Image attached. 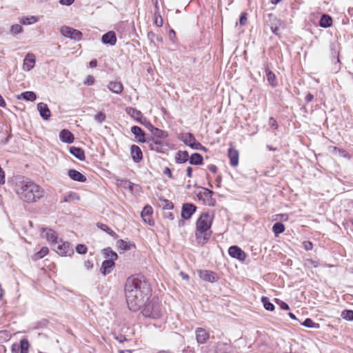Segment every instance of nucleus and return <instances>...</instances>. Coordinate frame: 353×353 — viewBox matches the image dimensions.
<instances>
[{
    "label": "nucleus",
    "mask_w": 353,
    "mask_h": 353,
    "mask_svg": "<svg viewBox=\"0 0 353 353\" xmlns=\"http://www.w3.org/2000/svg\"><path fill=\"white\" fill-rule=\"evenodd\" d=\"M68 176L73 181L84 182L86 181V176L74 169L68 170Z\"/></svg>",
    "instance_id": "24"
},
{
    "label": "nucleus",
    "mask_w": 353,
    "mask_h": 353,
    "mask_svg": "<svg viewBox=\"0 0 353 353\" xmlns=\"http://www.w3.org/2000/svg\"><path fill=\"white\" fill-rule=\"evenodd\" d=\"M93 119L96 123L101 124L106 119V115L103 111L96 112V114L93 115Z\"/></svg>",
    "instance_id": "38"
},
{
    "label": "nucleus",
    "mask_w": 353,
    "mask_h": 353,
    "mask_svg": "<svg viewBox=\"0 0 353 353\" xmlns=\"http://www.w3.org/2000/svg\"><path fill=\"white\" fill-rule=\"evenodd\" d=\"M101 41L104 44L114 46L117 42L116 34L112 31L108 32L102 36Z\"/></svg>",
    "instance_id": "19"
},
{
    "label": "nucleus",
    "mask_w": 353,
    "mask_h": 353,
    "mask_svg": "<svg viewBox=\"0 0 353 353\" xmlns=\"http://www.w3.org/2000/svg\"><path fill=\"white\" fill-rule=\"evenodd\" d=\"M261 302L263 303V307L266 310L273 311L274 310V305L270 301L269 298L266 296H262Z\"/></svg>",
    "instance_id": "40"
},
{
    "label": "nucleus",
    "mask_w": 353,
    "mask_h": 353,
    "mask_svg": "<svg viewBox=\"0 0 353 353\" xmlns=\"http://www.w3.org/2000/svg\"><path fill=\"white\" fill-rule=\"evenodd\" d=\"M108 87L110 90L116 94L121 93L123 89V84L119 81H111L109 83Z\"/></svg>",
    "instance_id": "29"
},
{
    "label": "nucleus",
    "mask_w": 353,
    "mask_h": 353,
    "mask_svg": "<svg viewBox=\"0 0 353 353\" xmlns=\"http://www.w3.org/2000/svg\"><path fill=\"white\" fill-rule=\"evenodd\" d=\"M49 250L47 247H43L41 248L39 251L36 252L33 256L32 259L35 261L41 259L43 258L46 255L48 254Z\"/></svg>",
    "instance_id": "37"
},
{
    "label": "nucleus",
    "mask_w": 353,
    "mask_h": 353,
    "mask_svg": "<svg viewBox=\"0 0 353 353\" xmlns=\"http://www.w3.org/2000/svg\"><path fill=\"white\" fill-rule=\"evenodd\" d=\"M76 250L79 254H85L87 252L88 248L83 244H79L76 247Z\"/></svg>",
    "instance_id": "49"
},
{
    "label": "nucleus",
    "mask_w": 353,
    "mask_h": 353,
    "mask_svg": "<svg viewBox=\"0 0 353 353\" xmlns=\"http://www.w3.org/2000/svg\"><path fill=\"white\" fill-rule=\"evenodd\" d=\"M74 0H60L59 3L64 6H70L74 3Z\"/></svg>",
    "instance_id": "55"
},
{
    "label": "nucleus",
    "mask_w": 353,
    "mask_h": 353,
    "mask_svg": "<svg viewBox=\"0 0 353 353\" xmlns=\"http://www.w3.org/2000/svg\"><path fill=\"white\" fill-rule=\"evenodd\" d=\"M97 226L103 231L109 234L110 236L113 237L117 236V234L114 231H112L107 225L103 223H97Z\"/></svg>",
    "instance_id": "42"
},
{
    "label": "nucleus",
    "mask_w": 353,
    "mask_h": 353,
    "mask_svg": "<svg viewBox=\"0 0 353 353\" xmlns=\"http://www.w3.org/2000/svg\"><path fill=\"white\" fill-rule=\"evenodd\" d=\"M130 154H131L132 160L136 163H139L143 159L142 151L138 145H132L131 146Z\"/></svg>",
    "instance_id": "15"
},
{
    "label": "nucleus",
    "mask_w": 353,
    "mask_h": 353,
    "mask_svg": "<svg viewBox=\"0 0 353 353\" xmlns=\"http://www.w3.org/2000/svg\"><path fill=\"white\" fill-rule=\"evenodd\" d=\"M228 254L233 259L243 261L246 259V254L239 246L232 245L228 249Z\"/></svg>",
    "instance_id": "8"
},
{
    "label": "nucleus",
    "mask_w": 353,
    "mask_h": 353,
    "mask_svg": "<svg viewBox=\"0 0 353 353\" xmlns=\"http://www.w3.org/2000/svg\"><path fill=\"white\" fill-rule=\"evenodd\" d=\"M302 325L309 328H319L320 325L319 323H314L311 319H306Z\"/></svg>",
    "instance_id": "43"
},
{
    "label": "nucleus",
    "mask_w": 353,
    "mask_h": 353,
    "mask_svg": "<svg viewBox=\"0 0 353 353\" xmlns=\"http://www.w3.org/2000/svg\"><path fill=\"white\" fill-rule=\"evenodd\" d=\"M61 33L63 36L74 40H80L82 37L79 30L66 26L61 27Z\"/></svg>",
    "instance_id": "6"
},
{
    "label": "nucleus",
    "mask_w": 353,
    "mask_h": 353,
    "mask_svg": "<svg viewBox=\"0 0 353 353\" xmlns=\"http://www.w3.org/2000/svg\"><path fill=\"white\" fill-rule=\"evenodd\" d=\"M268 17V23H270L269 25L272 32L275 35L280 36L281 34V28L283 26V22L273 14H269Z\"/></svg>",
    "instance_id": "5"
},
{
    "label": "nucleus",
    "mask_w": 353,
    "mask_h": 353,
    "mask_svg": "<svg viewBox=\"0 0 353 353\" xmlns=\"http://www.w3.org/2000/svg\"><path fill=\"white\" fill-rule=\"evenodd\" d=\"M40 231L42 233L46 232L45 237L46 238L47 241H50L52 243L57 242L58 235L55 231H54L52 229L46 228H41Z\"/></svg>",
    "instance_id": "23"
},
{
    "label": "nucleus",
    "mask_w": 353,
    "mask_h": 353,
    "mask_svg": "<svg viewBox=\"0 0 353 353\" xmlns=\"http://www.w3.org/2000/svg\"><path fill=\"white\" fill-rule=\"evenodd\" d=\"M189 163L194 165H202L203 163L202 155L199 153H193L189 159Z\"/></svg>",
    "instance_id": "31"
},
{
    "label": "nucleus",
    "mask_w": 353,
    "mask_h": 353,
    "mask_svg": "<svg viewBox=\"0 0 353 353\" xmlns=\"http://www.w3.org/2000/svg\"><path fill=\"white\" fill-rule=\"evenodd\" d=\"M154 23L158 27H161L163 26V19L161 16H159V17H155Z\"/></svg>",
    "instance_id": "53"
},
{
    "label": "nucleus",
    "mask_w": 353,
    "mask_h": 353,
    "mask_svg": "<svg viewBox=\"0 0 353 353\" xmlns=\"http://www.w3.org/2000/svg\"><path fill=\"white\" fill-rule=\"evenodd\" d=\"M265 74H266L267 80H268V83H270V85L273 88L276 87L278 85V82L276 81V78L274 73L273 72H272L270 70H269L268 68H265Z\"/></svg>",
    "instance_id": "30"
},
{
    "label": "nucleus",
    "mask_w": 353,
    "mask_h": 353,
    "mask_svg": "<svg viewBox=\"0 0 353 353\" xmlns=\"http://www.w3.org/2000/svg\"><path fill=\"white\" fill-rule=\"evenodd\" d=\"M199 277L205 281L214 283L216 282L218 279V276L216 274L210 270H199L198 272Z\"/></svg>",
    "instance_id": "12"
},
{
    "label": "nucleus",
    "mask_w": 353,
    "mask_h": 353,
    "mask_svg": "<svg viewBox=\"0 0 353 353\" xmlns=\"http://www.w3.org/2000/svg\"><path fill=\"white\" fill-rule=\"evenodd\" d=\"M163 208L165 210H172L174 208L172 202L168 199L162 200Z\"/></svg>",
    "instance_id": "48"
},
{
    "label": "nucleus",
    "mask_w": 353,
    "mask_h": 353,
    "mask_svg": "<svg viewBox=\"0 0 353 353\" xmlns=\"http://www.w3.org/2000/svg\"><path fill=\"white\" fill-rule=\"evenodd\" d=\"M314 99V95L311 93H307L305 97V100L307 103L311 102Z\"/></svg>",
    "instance_id": "59"
},
{
    "label": "nucleus",
    "mask_w": 353,
    "mask_h": 353,
    "mask_svg": "<svg viewBox=\"0 0 353 353\" xmlns=\"http://www.w3.org/2000/svg\"><path fill=\"white\" fill-rule=\"evenodd\" d=\"M29 342L27 339L23 338L20 341L18 347H19L20 353H28Z\"/></svg>",
    "instance_id": "36"
},
{
    "label": "nucleus",
    "mask_w": 353,
    "mask_h": 353,
    "mask_svg": "<svg viewBox=\"0 0 353 353\" xmlns=\"http://www.w3.org/2000/svg\"><path fill=\"white\" fill-rule=\"evenodd\" d=\"M285 225L281 222H276L273 225L272 231L275 236H278L280 234L285 231Z\"/></svg>",
    "instance_id": "35"
},
{
    "label": "nucleus",
    "mask_w": 353,
    "mask_h": 353,
    "mask_svg": "<svg viewBox=\"0 0 353 353\" xmlns=\"http://www.w3.org/2000/svg\"><path fill=\"white\" fill-rule=\"evenodd\" d=\"M176 37V34H175V32L174 30L171 29L170 31H169V38L171 39V40H173Z\"/></svg>",
    "instance_id": "64"
},
{
    "label": "nucleus",
    "mask_w": 353,
    "mask_h": 353,
    "mask_svg": "<svg viewBox=\"0 0 353 353\" xmlns=\"http://www.w3.org/2000/svg\"><path fill=\"white\" fill-rule=\"evenodd\" d=\"M148 38L152 43L162 42V37L159 35L156 34L154 32L150 31L148 32Z\"/></svg>",
    "instance_id": "41"
},
{
    "label": "nucleus",
    "mask_w": 353,
    "mask_h": 353,
    "mask_svg": "<svg viewBox=\"0 0 353 353\" xmlns=\"http://www.w3.org/2000/svg\"><path fill=\"white\" fill-rule=\"evenodd\" d=\"M19 350V347H18V344L14 343L12 345V348H11L12 353H18Z\"/></svg>",
    "instance_id": "60"
},
{
    "label": "nucleus",
    "mask_w": 353,
    "mask_h": 353,
    "mask_svg": "<svg viewBox=\"0 0 353 353\" xmlns=\"http://www.w3.org/2000/svg\"><path fill=\"white\" fill-rule=\"evenodd\" d=\"M341 316L346 321H353V310H345L341 312Z\"/></svg>",
    "instance_id": "45"
},
{
    "label": "nucleus",
    "mask_w": 353,
    "mask_h": 353,
    "mask_svg": "<svg viewBox=\"0 0 353 353\" xmlns=\"http://www.w3.org/2000/svg\"><path fill=\"white\" fill-rule=\"evenodd\" d=\"M102 252L104 256L108 259V260H112L113 261H114L118 258L117 254L115 252H114L110 248H105L103 250Z\"/></svg>",
    "instance_id": "33"
},
{
    "label": "nucleus",
    "mask_w": 353,
    "mask_h": 353,
    "mask_svg": "<svg viewBox=\"0 0 353 353\" xmlns=\"http://www.w3.org/2000/svg\"><path fill=\"white\" fill-rule=\"evenodd\" d=\"M194 150L207 151V148L202 145L199 142L195 145Z\"/></svg>",
    "instance_id": "56"
},
{
    "label": "nucleus",
    "mask_w": 353,
    "mask_h": 353,
    "mask_svg": "<svg viewBox=\"0 0 353 353\" xmlns=\"http://www.w3.org/2000/svg\"><path fill=\"white\" fill-rule=\"evenodd\" d=\"M179 139L183 143L194 150L195 145L198 143L195 137L190 132L181 133L179 136Z\"/></svg>",
    "instance_id": "7"
},
{
    "label": "nucleus",
    "mask_w": 353,
    "mask_h": 353,
    "mask_svg": "<svg viewBox=\"0 0 353 353\" xmlns=\"http://www.w3.org/2000/svg\"><path fill=\"white\" fill-rule=\"evenodd\" d=\"M131 132L134 135L139 142H146V139L145 138V133L140 127L137 125L132 126L131 128Z\"/></svg>",
    "instance_id": "17"
},
{
    "label": "nucleus",
    "mask_w": 353,
    "mask_h": 353,
    "mask_svg": "<svg viewBox=\"0 0 353 353\" xmlns=\"http://www.w3.org/2000/svg\"><path fill=\"white\" fill-rule=\"evenodd\" d=\"M35 64V57L32 54H28L23 60V69L26 71H30Z\"/></svg>",
    "instance_id": "16"
},
{
    "label": "nucleus",
    "mask_w": 353,
    "mask_h": 353,
    "mask_svg": "<svg viewBox=\"0 0 353 353\" xmlns=\"http://www.w3.org/2000/svg\"><path fill=\"white\" fill-rule=\"evenodd\" d=\"M332 25V17L326 14L321 16L319 21V26L322 28H327L331 27Z\"/></svg>",
    "instance_id": "28"
},
{
    "label": "nucleus",
    "mask_w": 353,
    "mask_h": 353,
    "mask_svg": "<svg viewBox=\"0 0 353 353\" xmlns=\"http://www.w3.org/2000/svg\"><path fill=\"white\" fill-rule=\"evenodd\" d=\"M303 244V247H304V248H305L307 251H308V250H312V248H313V244H312V242H310V241H304Z\"/></svg>",
    "instance_id": "52"
},
{
    "label": "nucleus",
    "mask_w": 353,
    "mask_h": 353,
    "mask_svg": "<svg viewBox=\"0 0 353 353\" xmlns=\"http://www.w3.org/2000/svg\"><path fill=\"white\" fill-rule=\"evenodd\" d=\"M196 340L199 344L205 343L210 337V334L203 327H197L195 330Z\"/></svg>",
    "instance_id": "14"
},
{
    "label": "nucleus",
    "mask_w": 353,
    "mask_h": 353,
    "mask_svg": "<svg viewBox=\"0 0 353 353\" xmlns=\"http://www.w3.org/2000/svg\"><path fill=\"white\" fill-rule=\"evenodd\" d=\"M126 112L131 117L135 119L137 121L139 122L141 119L143 117L141 112L140 110H137L136 108L128 107L126 108Z\"/></svg>",
    "instance_id": "27"
},
{
    "label": "nucleus",
    "mask_w": 353,
    "mask_h": 353,
    "mask_svg": "<svg viewBox=\"0 0 353 353\" xmlns=\"http://www.w3.org/2000/svg\"><path fill=\"white\" fill-rule=\"evenodd\" d=\"M208 169L212 173H216L217 171V167L214 164L209 165Z\"/></svg>",
    "instance_id": "58"
},
{
    "label": "nucleus",
    "mask_w": 353,
    "mask_h": 353,
    "mask_svg": "<svg viewBox=\"0 0 353 353\" xmlns=\"http://www.w3.org/2000/svg\"><path fill=\"white\" fill-rule=\"evenodd\" d=\"M150 132H152V135L156 138L165 139L168 137V132L162 130L155 127H154Z\"/></svg>",
    "instance_id": "34"
},
{
    "label": "nucleus",
    "mask_w": 353,
    "mask_h": 353,
    "mask_svg": "<svg viewBox=\"0 0 353 353\" xmlns=\"http://www.w3.org/2000/svg\"><path fill=\"white\" fill-rule=\"evenodd\" d=\"M59 139L64 143H72L74 141V137L70 131L63 129L59 133Z\"/></svg>",
    "instance_id": "21"
},
{
    "label": "nucleus",
    "mask_w": 353,
    "mask_h": 353,
    "mask_svg": "<svg viewBox=\"0 0 353 353\" xmlns=\"http://www.w3.org/2000/svg\"><path fill=\"white\" fill-rule=\"evenodd\" d=\"M145 317L158 319L161 316V310L159 303L157 301H151L147 303L142 311Z\"/></svg>",
    "instance_id": "4"
},
{
    "label": "nucleus",
    "mask_w": 353,
    "mask_h": 353,
    "mask_svg": "<svg viewBox=\"0 0 353 353\" xmlns=\"http://www.w3.org/2000/svg\"><path fill=\"white\" fill-rule=\"evenodd\" d=\"M163 174L168 176L169 178L170 179H172L173 178V176H172V172H171V170L166 167L164 170H163Z\"/></svg>",
    "instance_id": "54"
},
{
    "label": "nucleus",
    "mask_w": 353,
    "mask_h": 353,
    "mask_svg": "<svg viewBox=\"0 0 353 353\" xmlns=\"http://www.w3.org/2000/svg\"><path fill=\"white\" fill-rule=\"evenodd\" d=\"M247 22V13H241L239 19V23L241 26H244Z\"/></svg>",
    "instance_id": "51"
},
{
    "label": "nucleus",
    "mask_w": 353,
    "mask_h": 353,
    "mask_svg": "<svg viewBox=\"0 0 353 353\" xmlns=\"http://www.w3.org/2000/svg\"><path fill=\"white\" fill-rule=\"evenodd\" d=\"M37 22V19L35 17H23L20 19V23L23 25H30Z\"/></svg>",
    "instance_id": "44"
},
{
    "label": "nucleus",
    "mask_w": 353,
    "mask_h": 353,
    "mask_svg": "<svg viewBox=\"0 0 353 353\" xmlns=\"http://www.w3.org/2000/svg\"><path fill=\"white\" fill-rule=\"evenodd\" d=\"M269 124L272 127H274V128H276L277 126H278L276 121L273 117H270V119H269Z\"/></svg>",
    "instance_id": "57"
},
{
    "label": "nucleus",
    "mask_w": 353,
    "mask_h": 353,
    "mask_svg": "<svg viewBox=\"0 0 353 353\" xmlns=\"http://www.w3.org/2000/svg\"><path fill=\"white\" fill-rule=\"evenodd\" d=\"M213 214L212 212H203L196 223V238L199 243L205 244L210 239V234L208 231L212 226Z\"/></svg>",
    "instance_id": "3"
},
{
    "label": "nucleus",
    "mask_w": 353,
    "mask_h": 353,
    "mask_svg": "<svg viewBox=\"0 0 353 353\" xmlns=\"http://www.w3.org/2000/svg\"><path fill=\"white\" fill-rule=\"evenodd\" d=\"M18 99H23L29 101H34L37 99V95L34 92L26 91L17 97Z\"/></svg>",
    "instance_id": "32"
},
{
    "label": "nucleus",
    "mask_w": 353,
    "mask_h": 353,
    "mask_svg": "<svg viewBox=\"0 0 353 353\" xmlns=\"http://www.w3.org/2000/svg\"><path fill=\"white\" fill-rule=\"evenodd\" d=\"M280 307L282 309V310H288L290 309L289 307V305L283 302V301H281V303H280Z\"/></svg>",
    "instance_id": "62"
},
{
    "label": "nucleus",
    "mask_w": 353,
    "mask_h": 353,
    "mask_svg": "<svg viewBox=\"0 0 353 353\" xmlns=\"http://www.w3.org/2000/svg\"><path fill=\"white\" fill-rule=\"evenodd\" d=\"M117 246L122 250H129L131 246H134V244H132L130 242H127L123 239H120L117 242Z\"/></svg>",
    "instance_id": "39"
},
{
    "label": "nucleus",
    "mask_w": 353,
    "mask_h": 353,
    "mask_svg": "<svg viewBox=\"0 0 353 353\" xmlns=\"http://www.w3.org/2000/svg\"><path fill=\"white\" fill-rule=\"evenodd\" d=\"M228 157L230 159V164L232 167H236L239 164V152L232 148L228 150Z\"/></svg>",
    "instance_id": "22"
},
{
    "label": "nucleus",
    "mask_w": 353,
    "mask_h": 353,
    "mask_svg": "<svg viewBox=\"0 0 353 353\" xmlns=\"http://www.w3.org/2000/svg\"><path fill=\"white\" fill-rule=\"evenodd\" d=\"M15 191L20 199L27 203L37 202L45 194L44 189L32 181L17 184Z\"/></svg>",
    "instance_id": "2"
},
{
    "label": "nucleus",
    "mask_w": 353,
    "mask_h": 353,
    "mask_svg": "<svg viewBox=\"0 0 353 353\" xmlns=\"http://www.w3.org/2000/svg\"><path fill=\"white\" fill-rule=\"evenodd\" d=\"M151 289L150 284L144 279L135 276L129 277L125 285L126 302L129 309L136 312L148 299Z\"/></svg>",
    "instance_id": "1"
},
{
    "label": "nucleus",
    "mask_w": 353,
    "mask_h": 353,
    "mask_svg": "<svg viewBox=\"0 0 353 353\" xmlns=\"http://www.w3.org/2000/svg\"><path fill=\"white\" fill-rule=\"evenodd\" d=\"M152 142L154 143V145H155V147H152V149H154L158 152H162L161 150H159V146L163 145V142L161 141L154 140V138H152Z\"/></svg>",
    "instance_id": "50"
},
{
    "label": "nucleus",
    "mask_w": 353,
    "mask_h": 353,
    "mask_svg": "<svg viewBox=\"0 0 353 353\" xmlns=\"http://www.w3.org/2000/svg\"><path fill=\"white\" fill-rule=\"evenodd\" d=\"M215 353H233V347L230 343L217 342L214 345Z\"/></svg>",
    "instance_id": "11"
},
{
    "label": "nucleus",
    "mask_w": 353,
    "mask_h": 353,
    "mask_svg": "<svg viewBox=\"0 0 353 353\" xmlns=\"http://www.w3.org/2000/svg\"><path fill=\"white\" fill-rule=\"evenodd\" d=\"M23 31V28L19 24H14L11 26L10 32L12 34H17Z\"/></svg>",
    "instance_id": "47"
},
{
    "label": "nucleus",
    "mask_w": 353,
    "mask_h": 353,
    "mask_svg": "<svg viewBox=\"0 0 353 353\" xmlns=\"http://www.w3.org/2000/svg\"><path fill=\"white\" fill-rule=\"evenodd\" d=\"M307 263L312 265L314 268H317L319 265V263L316 261H313L312 259H307Z\"/></svg>",
    "instance_id": "63"
},
{
    "label": "nucleus",
    "mask_w": 353,
    "mask_h": 353,
    "mask_svg": "<svg viewBox=\"0 0 353 353\" xmlns=\"http://www.w3.org/2000/svg\"><path fill=\"white\" fill-rule=\"evenodd\" d=\"M196 207L190 203H184L181 210V217L185 220L191 218L192 214L196 212Z\"/></svg>",
    "instance_id": "10"
},
{
    "label": "nucleus",
    "mask_w": 353,
    "mask_h": 353,
    "mask_svg": "<svg viewBox=\"0 0 353 353\" xmlns=\"http://www.w3.org/2000/svg\"><path fill=\"white\" fill-rule=\"evenodd\" d=\"M213 194H214L213 191H212L209 189L205 188V192H204L203 194L205 197L212 196V195Z\"/></svg>",
    "instance_id": "61"
},
{
    "label": "nucleus",
    "mask_w": 353,
    "mask_h": 353,
    "mask_svg": "<svg viewBox=\"0 0 353 353\" xmlns=\"http://www.w3.org/2000/svg\"><path fill=\"white\" fill-rule=\"evenodd\" d=\"M37 110L40 114V116L44 119V120H48L50 117V110L48 108L47 104L41 102L37 104Z\"/></svg>",
    "instance_id": "18"
},
{
    "label": "nucleus",
    "mask_w": 353,
    "mask_h": 353,
    "mask_svg": "<svg viewBox=\"0 0 353 353\" xmlns=\"http://www.w3.org/2000/svg\"><path fill=\"white\" fill-rule=\"evenodd\" d=\"M69 151L71 154L80 161L84 160L85 158V152L81 148L70 146L69 148Z\"/></svg>",
    "instance_id": "25"
},
{
    "label": "nucleus",
    "mask_w": 353,
    "mask_h": 353,
    "mask_svg": "<svg viewBox=\"0 0 353 353\" xmlns=\"http://www.w3.org/2000/svg\"><path fill=\"white\" fill-rule=\"evenodd\" d=\"M189 154L188 151H181L179 150L176 153L175 155V161L176 163L181 164L185 163L188 160H189Z\"/></svg>",
    "instance_id": "26"
},
{
    "label": "nucleus",
    "mask_w": 353,
    "mask_h": 353,
    "mask_svg": "<svg viewBox=\"0 0 353 353\" xmlns=\"http://www.w3.org/2000/svg\"><path fill=\"white\" fill-rule=\"evenodd\" d=\"M114 265V261H113L112 260H105L104 261H103L101 267V273L105 276L110 274L113 270Z\"/></svg>",
    "instance_id": "20"
},
{
    "label": "nucleus",
    "mask_w": 353,
    "mask_h": 353,
    "mask_svg": "<svg viewBox=\"0 0 353 353\" xmlns=\"http://www.w3.org/2000/svg\"><path fill=\"white\" fill-rule=\"evenodd\" d=\"M139 123L144 125L150 131H151V130L154 128L153 125L144 117L141 119Z\"/></svg>",
    "instance_id": "46"
},
{
    "label": "nucleus",
    "mask_w": 353,
    "mask_h": 353,
    "mask_svg": "<svg viewBox=\"0 0 353 353\" xmlns=\"http://www.w3.org/2000/svg\"><path fill=\"white\" fill-rule=\"evenodd\" d=\"M152 212L153 210L152 207L150 205H146L143 208L141 213V216L143 221L148 223L149 225H153L154 224V221L152 218Z\"/></svg>",
    "instance_id": "13"
},
{
    "label": "nucleus",
    "mask_w": 353,
    "mask_h": 353,
    "mask_svg": "<svg viewBox=\"0 0 353 353\" xmlns=\"http://www.w3.org/2000/svg\"><path fill=\"white\" fill-rule=\"evenodd\" d=\"M56 252L61 256H71L74 254V249L70 243L65 241L57 246Z\"/></svg>",
    "instance_id": "9"
}]
</instances>
